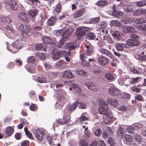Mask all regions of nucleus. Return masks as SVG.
I'll return each instance as SVG.
<instances>
[{"label":"nucleus","instance_id":"nucleus-1","mask_svg":"<svg viewBox=\"0 0 146 146\" xmlns=\"http://www.w3.org/2000/svg\"><path fill=\"white\" fill-rule=\"evenodd\" d=\"M99 103L100 106L98 110L100 113L106 115H108L109 112L108 111L109 108L107 103L101 100L99 102Z\"/></svg>","mask_w":146,"mask_h":146},{"label":"nucleus","instance_id":"nucleus-2","mask_svg":"<svg viewBox=\"0 0 146 146\" xmlns=\"http://www.w3.org/2000/svg\"><path fill=\"white\" fill-rule=\"evenodd\" d=\"M100 34L102 40H104L107 43L112 44L113 42L112 38L109 35L107 30L100 29Z\"/></svg>","mask_w":146,"mask_h":146},{"label":"nucleus","instance_id":"nucleus-3","mask_svg":"<svg viewBox=\"0 0 146 146\" xmlns=\"http://www.w3.org/2000/svg\"><path fill=\"white\" fill-rule=\"evenodd\" d=\"M131 39L128 40L126 41L127 45L135 46H137L139 44V42L138 41L139 38V36L135 34H133L130 36Z\"/></svg>","mask_w":146,"mask_h":146},{"label":"nucleus","instance_id":"nucleus-4","mask_svg":"<svg viewBox=\"0 0 146 146\" xmlns=\"http://www.w3.org/2000/svg\"><path fill=\"white\" fill-rule=\"evenodd\" d=\"M89 30L88 28L80 27L77 28L75 32V34L77 38L78 39H81L82 36L86 34V32Z\"/></svg>","mask_w":146,"mask_h":146},{"label":"nucleus","instance_id":"nucleus-5","mask_svg":"<svg viewBox=\"0 0 146 146\" xmlns=\"http://www.w3.org/2000/svg\"><path fill=\"white\" fill-rule=\"evenodd\" d=\"M67 110H64V115L62 119H58L56 120V123H58L59 124L64 125L66 124L70 119V117L69 115L66 114ZM54 123L53 126L56 127L57 126V125H55V123Z\"/></svg>","mask_w":146,"mask_h":146},{"label":"nucleus","instance_id":"nucleus-6","mask_svg":"<svg viewBox=\"0 0 146 146\" xmlns=\"http://www.w3.org/2000/svg\"><path fill=\"white\" fill-rule=\"evenodd\" d=\"M108 92L109 94L117 96H119L120 95L121 92V91L113 84H111L110 86V88L108 89Z\"/></svg>","mask_w":146,"mask_h":146},{"label":"nucleus","instance_id":"nucleus-7","mask_svg":"<svg viewBox=\"0 0 146 146\" xmlns=\"http://www.w3.org/2000/svg\"><path fill=\"white\" fill-rule=\"evenodd\" d=\"M24 41L21 39H19L16 40L13 44V46L15 47V50H13L14 52H17L18 50L20 49L23 45Z\"/></svg>","mask_w":146,"mask_h":146},{"label":"nucleus","instance_id":"nucleus-8","mask_svg":"<svg viewBox=\"0 0 146 146\" xmlns=\"http://www.w3.org/2000/svg\"><path fill=\"white\" fill-rule=\"evenodd\" d=\"M19 29L21 31V36L26 37L27 36V34L30 31V29L29 27L26 25H21L19 27Z\"/></svg>","mask_w":146,"mask_h":146},{"label":"nucleus","instance_id":"nucleus-9","mask_svg":"<svg viewBox=\"0 0 146 146\" xmlns=\"http://www.w3.org/2000/svg\"><path fill=\"white\" fill-rule=\"evenodd\" d=\"M119 29L125 33H134L135 31V29L131 26H125L122 25L120 27Z\"/></svg>","mask_w":146,"mask_h":146},{"label":"nucleus","instance_id":"nucleus-10","mask_svg":"<svg viewBox=\"0 0 146 146\" xmlns=\"http://www.w3.org/2000/svg\"><path fill=\"white\" fill-rule=\"evenodd\" d=\"M19 18L25 22H28L30 19L28 14L24 12H21L18 14Z\"/></svg>","mask_w":146,"mask_h":146},{"label":"nucleus","instance_id":"nucleus-11","mask_svg":"<svg viewBox=\"0 0 146 146\" xmlns=\"http://www.w3.org/2000/svg\"><path fill=\"white\" fill-rule=\"evenodd\" d=\"M80 42L78 40L76 42H70L66 44V46L68 48L69 50L74 49L76 48L79 47L80 45Z\"/></svg>","mask_w":146,"mask_h":146},{"label":"nucleus","instance_id":"nucleus-12","mask_svg":"<svg viewBox=\"0 0 146 146\" xmlns=\"http://www.w3.org/2000/svg\"><path fill=\"white\" fill-rule=\"evenodd\" d=\"M78 101H76L74 102L72 104L69 105L68 107V109H65L64 110H67V111L66 114L68 115H70L71 113L70 111L72 112L77 107V103Z\"/></svg>","mask_w":146,"mask_h":146},{"label":"nucleus","instance_id":"nucleus-13","mask_svg":"<svg viewBox=\"0 0 146 146\" xmlns=\"http://www.w3.org/2000/svg\"><path fill=\"white\" fill-rule=\"evenodd\" d=\"M73 31V30L72 28L66 30L62 33V38H63L65 40L67 41L69 39V36H70Z\"/></svg>","mask_w":146,"mask_h":146},{"label":"nucleus","instance_id":"nucleus-14","mask_svg":"<svg viewBox=\"0 0 146 146\" xmlns=\"http://www.w3.org/2000/svg\"><path fill=\"white\" fill-rule=\"evenodd\" d=\"M71 54L69 51L63 50L62 52L59 49H55L53 50L52 55H69Z\"/></svg>","mask_w":146,"mask_h":146},{"label":"nucleus","instance_id":"nucleus-15","mask_svg":"<svg viewBox=\"0 0 146 146\" xmlns=\"http://www.w3.org/2000/svg\"><path fill=\"white\" fill-rule=\"evenodd\" d=\"M98 60L99 64L101 66L106 65L109 61L108 59L107 58L103 56L98 57Z\"/></svg>","mask_w":146,"mask_h":146},{"label":"nucleus","instance_id":"nucleus-16","mask_svg":"<svg viewBox=\"0 0 146 146\" xmlns=\"http://www.w3.org/2000/svg\"><path fill=\"white\" fill-rule=\"evenodd\" d=\"M146 14V9L144 8H138L134 11L133 14L134 16H139Z\"/></svg>","mask_w":146,"mask_h":146},{"label":"nucleus","instance_id":"nucleus-17","mask_svg":"<svg viewBox=\"0 0 146 146\" xmlns=\"http://www.w3.org/2000/svg\"><path fill=\"white\" fill-rule=\"evenodd\" d=\"M35 137L38 141H41L43 139V133L39 129H37L35 131Z\"/></svg>","mask_w":146,"mask_h":146},{"label":"nucleus","instance_id":"nucleus-18","mask_svg":"<svg viewBox=\"0 0 146 146\" xmlns=\"http://www.w3.org/2000/svg\"><path fill=\"white\" fill-rule=\"evenodd\" d=\"M86 9L84 8L82 9L78 10L74 14V16L75 18H78L83 15L86 12Z\"/></svg>","mask_w":146,"mask_h":146},{"label":"nucleus","instance_id":"nucleus-19","mask_svg":"<svg viewBox=\"0 0 146 146\" xmlns=\"http://www.w3.org/2000/svg\"><path fill=\"white\" fill-rule=\"evenodd\" d=\"M35 48L37 50L46 51V45L43 43L37 44Z\"/></svg>","mask_w":146,"mask_h":146},{"label":"nucleus","instance_id":"nucleus-20","mask_svg":"<svg viewBox=\"0 0 146 146\" xmlns=\"http://www.w3.org/2000/svg\"><path fill=\"white\" fill-rule=\"evenodd\" d=\"M111 35L115 39L120 40L122 39L121 33L117 31H115L112 32L111 33Z\"/></svg>","mask_w":146,"mask_h":146},{"label":"nucleus","instance_id":"nucleus-21","mask_svg":"<svg viewBox=\"0 0 146 146\" xmlns=\"http://www.w3.org/2000/svg\"><path fill=\"white\" fill-rule=\"evenodd\" d=\"M8 5L12 10L14 11L17 9L16 3L14 0H9L8 1Z\"/></svg>","mask_w":146,"mask_h":146},{"label":"nucleus","instance_id":"nucleus-22","mask_svg":"<svg viewBox=\"0 0 146 146\" xmlns=\"http://www.w3.org/2000/svg\"><path fill=\"white\" fill-rule=\"evenodd\" d=\"M62 77L66 79H70L73 77V75L72 72L68 70H66L62 74Z\"/></svg>","mask_w":146,"mask_h":146},{"label":"nucleus","instance_id":"nucleus-23","mask_svg":"<svg viewBox=\"0 0 146 146\" xmlns=\"http://www.w3.org/2000/svg\"><path fill=\"white\" fill-rule=\"evenodd\" d=\"M43 43L52 44L53 43V41L51 38L46 36H44L42 38Z\"/></svg>","mask_w":146,"mask_h":146},{"label":"nucleus","instance_id":"nucleus-24","mask_svg":"<svg viewBox=\"0 0 146 146\" xmlns=\"http://www.w3.org/2000/svg\"><path fill=\"white\" fill-rule=\"evenodd\" d=\"M121 20L124 23L127 24L133 22L134 21V18L128 17H125L123 18Z\"/></svg>","mask_w":146,"mask_h":146},{"label":"nucleus","instance_id":"nucleus-25","mask_svg":"<svg viewBox=\"0 0 146 146\" xmlns=\"http://www.w3.org/2000/svg\"><path fill=\"white\" fill-rule=\"evenodd\" d=\"M88 115L86 112L83 113L79 118L80 121L81 123L88 120Z\"/></svg>","mask_w":146,"mask_h":146},{"label":"nucleus","instance_id":"nucleus-26","mask_svg":"<svg viewBox=\"0 0 146 146\" xmlns=\"http://www.w3.org/2000/svg\"><path fill=\"white\" fill-rule=\"evenodd\" d=\"M108 103L110 104L111 106H116L118 104V102L117 100L115 98H108Z\"/></svg>","mask_w":146,"mask_h":146},{"label":"nucleus","instance_id":"nucleus-27","mask_svg":"<svg viewBox=\"0 0 146 146\" xmlns=\"http://www.w3.org/2000/svg\"><path fill=\"white\" fill-rule=\"evenodd\" d=\"M14 129L11 126L7 127L5 130L6 134L9 136H11L14 132Z\"/></svg>","mask_w":146,"mask_h":146},{"label":"nucleus","instance_id":"nucleus-28","mask_svg":"<svg viewBox=\"0 0 146 146\" xmlns=\"http://www.w3.org/2000/svg\"><path fill=\"white\" fill-rule=\"evenodd\" d=\"M104 76L107 80L110 82L112 81L115 80L114 75L112 74L107 73L105 74Z\"/></svg>","mask_w":146,"mask_h":146},{"label":"nucleus","instance_id":"nucleus-29","mask_svg":"<svg viewBox=\"0 0 146 146\" xmlns=\"http://www.w3.org/2000/svg\"><path fill=\"white\" fill-rule=\"evenodd\" d=\"M115 6V5H113V11L112 13V15L115 16L117 17H119L122 16L123 13L121 11H114V8Z\"/></svg>","mask_w":146,"mask_h":146},{"label":"nucleus","instance_id":"nucleus-30","mask_svg":"<svg viewBox=\"0 0 146 146\" xmlns=\"http://www.w3.org/2000/svg\"><path fill=\"white\" fill-rule=\"evenodd\" d=\"M110 24L111 26L118 27L121 26L122 23L117 20H113L110 21Z\"/></svg>","mask_w":146,"mask_h":146},{"label":"nucleus","instance_id":"nucleus-31","mask_svg":"<svg viewBox=\"0 0 146 146\" xmlns=\"http://www.w3.org/2000/svg\"><path fill=\"white\" fill-rule=\"evenodd\" d=\"M56 19L54 17H51L47 21V24L48 26H51L56 23Z\"/></svg>","mask_w":146,"mask_h":146},{"label":"nucleus","instance_id":"nucleus-32","mask_svg":"<svg viewBox=\"0 0 146 146\" xmlns=\"http://www.w3.org/2000/svg\"><path fill=\"white\" fill-rule=\"evenodd\" d=\"M113 118V117L112 115L110 114L109 115H107L105 118H104V121L106 123H110L112 122V120Z\"/></svg>","mask_w":146,"mask_h":146},{"label":"nucleus","instance_id":"nucleus-33","mask_svg":"<svg viewBox=\"0 0 146 146\" xmlns=\"http://www.w3.org/2000/svg\"><path fill=\"white\" fill-rule=\"evenodd\" d=\"M38 12V11L35 9H31L28 11L29 14L32 17L36 15Z\"/></svg>","mask_w":146,"mask_h":146},{"label":"nucleus","instance_id":"nucleus-34","mask_svg":"<svg viewBox=\"0 0 146 146\" xmlns=\"http://www.w3.org/2000/svg\"><path fill=\"white\" fill-rule=\"evenodd\" d=\"M80 58L82 61L84 62V63H83V62H82V65L84 67H86L87 66H88V65H89V62H85V59L86 58V57L85 56V55H80Z\"/></svg>","mask_w":146,"mask_h":146},{"label":"nucleus","instance_id":"nucleus-35","mask_svg":"<svg viewBox=\"0 0 146 146\" xmlns=\"http://www.w3.org/2000/svg\"><path fill=\"white\" fill-rule=\"evenodd\" d=\"M7 18L3 16H2L0 17V23L1 24L5 22L10 23L11 21L7 19Z\"/></svg>","mask_w":146,"mask_h":146},{"label":"nucleus","instance_id":"nucleus-36","mask_svg":"<svg viewBox=\"0 0 146 146\" xmlns=\"http://www.w3.org/2000/svg\"><path fill=\"white\" fill-rule=\"evenodd\" d=\"M72 88H73V90L74 92L78 93H80L81 91V87L75 84H72Z\"/></svg>","mask_w":146,"mask_h":146},{"label":"nucleus","instance_id":"nucleus-37","mask_svg":"<svg viewBox=\"0 0 146 146\" xmlns=\"http://www.w3.org/2000/svg\"><path fill=\"white\" fill-rule=\"evenodd\" d=\"M96 4L100 6H106L108 4V2L106 0H101L98 1Z\"/></svg>","mask_w":146,"mask_h":146},{"label":"nucleus","instance_id":"nucleus-38","mask_svg":"<svg viewBox=\"0 0 146 146\" xmlns=\"http://www.w3.org/2000/svg\"><path fill=\"white\" fill-rule=\"evenodd\" d=\"M61 6L60 5H58L56 7V8L54 10L53 13L54 15H56L60 12L61 9Z\"/></svg>","mask_w":146,"mask_h":146},{"label":"nucleus","instance_id":"nucleus-39","mask_svg":"<svg viewBox=\"0 0 146 146\" xmlns=\"http://www.w3.org/2000/svg\"><path fill=\"white\" fill-rule=\"evenodd\" d=\"M137 28L139 30L142 31L143 33L146 34V24L139 25Z\"/></svg>","mask_w":146,"mask_h":146},{"label":"nucleus","instance_id":"nucleus-40","mask_svg":"<svg viewBox=\"0 0 146 146\" xmlns=\"http://www.w3.org/2000/svg\"><path fill=\"white\" fill-rule=\"evenodd\" d=\"M135 58L142 61H146V55H134Z\"/></svg>","mask_w":146,"mask_h":146},{"label":"nucleus","instance_id":"nucleus-41","mask_svg":"<svg viewBox=\"0 0 146 146\" xmlns=\"http://www.w3.org/2000/svg\"><path fill=\"white\" fill-rule=\"evenodd\" d=\"M124 133V130L123 128L121 127H120L117 131V135L122 138L123 137Z\"/></svg>","mask_w":146,"mask_h":146},{"label":"nucleus","instance_id":"nucleus-42","mask_svg":"<svg viewBox=\"0 0 146 146\" xmlns=\"http://www.w3.org/2000/svg\"><path fill=\"white\" fill-rule=\"evenodd\" d=\"M101 67L98 66H95V68H94V73L96 74H100L102 71L100 69Z\"/></svg>","mask_w":146,"mask_h":146},{"label":"nucleus","instance_id":"nucleus-43","mask_svg":"<svg viewBox=\"0 0 146 146\" xmlns=\"http://www.w3.org/2000/svg\"><path fill=\"white\" fill-rule=\"evenodd\" d=\"M86 38L88 39H94L95 38V35L93 33H90L86 35Z\"/></svg>","mask_w":146,"mask_h":146},{"label":"nucleus","instance_id":"nucleus-44","mask_svg":"<svg viewBox=\"0 0 146 146\" xmlns=\"http://www.w3.org/2000/svg\"><path fill=\"white\" fill-rule=\"evenodd\" d=\"M93 144H94L96 146H105V143L102 140L94 141L93 142Z\"/></svg>","mask_w":146,"mask_h":146},{"label":"nucleus","instance_id":"nucleus-45","mask_svg":"<svg viewBox=\"0 0 146 146\" xmlns=\"http://www.w3.org/2000/svg\"><path fill=\"white\" fill-rule=\"evenodd\" d=\"M76 73L77 74L80 76H86L88 75L87 72H85L82 70H78L76 71Z\"/></svg>","mask_w":146,"mask_h":146},{"label":"nucleus","instance_id":"nucleus-46","mask_svg":"<svg viewBox=\"0 0 146 146\" xmlns=\"http://www.w3.org/2000/svg\"><path fill=\"white\" fill-rule=\"evenodd\" d=\"M136 5L138 7L143 6L146 5V1L143 0L137 1L136 3Z\"/></svg>","mask_w":146,"mask_h":146},{"label":"nucleus","instance_id":"nucleus-47","mask_svg":"<svg viewBox=\"0 0 146 146\" xmlns=\"http://www.w3.org/2000/svg\"><path fill=\"white\" fill-rule=\"evenodd\" d=\"M134 137L136 141L138 143H140L142 141V139L139 135L135 133L134 135Z\"/></svg>","mask_w":146,"mask_h":146},{"label":"nucleus","instance_id":"nucleus-48","mask_svg":"<svg viewBox=\"0 0 146 146\" xmlns=\"http://www.w3.org/2000/svg\"><path fill=\"white\" fill-rule=\"evenodd\" d=\"M145 19L139 18L136 19L134 20L135 22L137 24H141L146 22Z\"/></svg>","mask_w":146,"mask_h":146},{"label":"nucleus","instance_id":"nucleus-49","mask_svg":"<svg viewBox=\"0 0 146 146\" xmlns=\"http://www.w3.org/2000/svg\"><path fill=\"white\" fill-rule=\"evenodd\" d=\"M24 131L27 137L31 139V137H32V134L28 130L27 128V127H25L24 129Z\"/></svg>","mask_w":146,"mask_h":146},{"label":"nucleus","instance_id":"nucleus-50","mask_svg":"<svg viewBox=\"0 0 146 146\" xmlns=\"http://www.w3.org/2000/svg\"><path fill=\"white\" fill-rule=\"evenodd\" d=\"M78 106L81 109H84L86 108V105L85 103L79 102L78 101L77 103Z\"/></svg>","mask_w":146,"mask_h":146},{"label":"nucleus","instance_id":"nucleus-51","mask_svg":"<svg viewBox=\"0 0 146 146\" xmlns=\"http://www.w3.org/2000/svg\"><path fill=\"white\" fill-rule=\"evenodd\" d=\"M80 146H88V143L84 139H81L79 141Z\"/></svg>","mask_w":146,"mask_h":146},{"label":"nucleus","instance_id":"nucleus-52","mask_svg":"<svg viewBox=\"0 0 146 146\" xmlns=\"http://www.w3.org/2000/svg\"><path fill=\"white\" fill-rule=\"evenodd\" d=\"M124 44H121L118 43L116 45L115 47L119 51H123V46H124Z\"/></svg>","mask_w":146,"mask_h":146},{"label":"nucleus","instance_id":"nucleus-53","mask_svg":"<svg viewBox=\"0 0 146 146\" xmlns=\"http://www.w3.org/2000/svg\"><path fill=\"white\" fill-rule=\"evenodd\" d=\"M66 41L62 38L60 40L58 43L57 45V46L59 48H60L62 47V45L64 44L65 42Z\"/></svg>","mask_w":146,"mask_h":146},{"label":"nucleus","instance_id":"nucleus-54","mask_svg":"<svg viewBox=\"0 0 146 146\" xmlns=\"http://www.w3.org/2000/svg\"><path fill=\"white\" fill-rule=\"evenodd\" d=\"M102 137L105 139H107L110 136V134L106 130H104L102 133Z\"/></svg>","mask_w":146,"mask_h":146},{"label":"nucleus","instance_id":"nucleus-55","mask_svg":"<svg viewBox=\"0 0 146 146\" xmlns=\"http://www.w3.org/2000/svg\"><path fill=\"white\" fill-rule=\"evenodd\" d=\"M121 98L129 100L130 97V95L127 93H123L121 95Z\"/></svg>","mask_w":146,"mask_h":146},{"label":"nucleus","instance_id":"nucleus-56","mask_svg":"<svg viewBox=\"0 0 146 146\" xmlns=\"http://www.w3.org/2000/svg\"><path fill=\"white\" fill-rule=\"evenodd\" d=\"M99 51L101 54H105L106 55H111L110 52L106 50L101 49L99 50Z\"/></svg>","mask_w":146,"mask_h":146},{"label":"nucleus","instance_id":"nucleus-57","mask_svg":"<svg viewBox=\"0 0 146 146\" xmlns=\"http://www.w3.org/2000/svg\"><path fill=\"white\" fill-rule=\"evenodd\" d=\"M29 108L31 111H35L37 109V106L35 104H31L29 106Z\"/></svg>","mask_w":146,"mask_h":146},{"label":"nucleus","instance_id":"nucleus-58","mask_svg":"<svg viewBox=\"0 0 146 146\" xmlns=\"http://www.w3.org/2000/svg\"><path fill=\"white\" fill-rule=\"evenodd\" d=\"M86 53L88 55H91L94 54V52L90 48H89V46H86Z\"/></svg>","mask_w":146,"mask_h":146},{"label":"nucleus","instance_id":"nucleus-59","mask_svg":"<svg viewBox=\"0 0 146 146\" xmlns=\"http://www.w3.org/2000/svg\"><path fill=\"white\" fill-rule=\"evenodd\" d=\"M88 127H87L85 129V131H84V134L86 135V137H90L91 136V133L89 130H88Z\"/></svg>","mask_w":146,"mask_h":146},{"label":"nucleus","instance_id":"nucleus-60","mask_svg":"<svg viewBox=\"0 0 146 146\" xmlns=\"http://www.w3.org/2000/svg\"><path fill=\"white\" fill-rule=\"evenodd\" d=\"M139 79V77H137L136 78H131L130 79V82L131 84H134L138 82V80Z\"/></svg>","mask_w":146,"mask_h":146},{"label":"nucleus","instance_id":"nucleus-61","mask_svg":"<svg viewBox=\"0 0 146 146\" xmlns=\"http://www.w3.org/2000/svg\"><path fill=\"white\" fill-rule=\"evenodd\" d=\"M99 21V19L98 17H96L95 18H93L90 21V23H91L95 24L98 23Z\"/></svg>","mask_w":146,"mask_h":146},{"label":"nucleus","instance_id":"nucleus-62","mask_svg":"<svg viewBox=\"0 0 146 146\" xmlns=\"http://www.w3.org/2000/svg\"><path fill=\"white\" fill-rule=\"evenodd\" d=\"M37 80L38 82L40 83H44L46 82V78L43 77H38Z\"/></svg>","mask_w":146,"mask_h":146},{"label":"nucleus","instance_id":"nucleus-63","mask_svg":"<svg viewBox=\"0 0 146 146\" xmlns=\"http://www.w3.org/2000/svg\"><path fill=\"white\" fill-rule=\"evenodd\" d=\"M124 138L125 140L128 142H131L132 140V137L129 135H126Z\"/></svg>","mask_w":146,"mask_h":146},{"label":"nucleus","instance_id":"nucleus-64","mask_svg":"<svg viewBox=\"0 0 146 146\" xmlns=\"http://www.w3.org/2000/svg\"><path fill=\"white\" fill-rule=\"evenodd\" d=\"M102 131L100 129H97L94 132V134L97 136H100L101 135Z\"/></svg>","mask_w":146,"mask_h":146}]
</instances>
